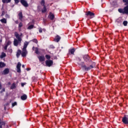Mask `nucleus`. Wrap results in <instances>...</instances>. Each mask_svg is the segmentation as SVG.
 Segmentation results:
<instances>
[{
    "mask_svg": "<svg viewBox=\"0 0 128 128\" xmlns=\"http://www.w3.org/2000/svg\"><path fill=\"white\" fill-rule=\"evenodd\" d=\"M78 64L79 66H80L82 68L83 70H84L86 72L90 70L92 68H94V65H90L89 66H86V65L84 64V62H82L81 63L78 62Z\"/></svg>",
    "mask_w": 128,
    "mask_h": 128,
    "instance_id": "nucleus-1",
    "label": "nucleus"
},
{
    "mask_svg": "<svg viewBox=\"0 0 128 128\" xmlns=\"http://www.w3.org/2000/svg\"><path fill=\"white\" fill-rule=\"evenodd\" d=\"M28 44H30V42H25L24 43V46L22 48V53L21 54L23 58L26 56V54H28V50H26V48H28Z\"/></svg>",
    "mask_w": 128,
    "mask_h": 128,
    "instance_id": "nucleus-2",
    "label": "nucleus"
},
{
    "mask_svg": "<svg viewBox=\"0 0 128 128\" xmlns=\"http://www.w3.org/2000/svg\"><path fill=\"white\" fill-rule=\"evenodd\" d=\"M14 36L17 38V40H18V42H22V34H21L20 35L18 33V32H14Z\"/></svg>",
    "mask_w": 128,
    "mask_h": 128,
    "instance_id": "nucleus-3",
    "label": "nucleus"
},
{
    "mask_svg": "<svg viewBox=\"0 0 128 128\" xmlns=\"http://www.w3.org/2000/svg\"><path fill=\"white\" fill-rule=\"evenodd\" d=\"M122 122L125 124H128V116L124 115V118H122Z\"/></svg>",
    "mask_w": 128,
    "mask_h": 128,
    "instance_id": "nucleus-4",
    "label": "nucleus"
},
{
    "mask_svg": "<svg viewBox=\"0 0 128 128\" xmlns=\"http://www.w3.org/2000/svg\"><path fill=\"white\" fill-rule=\"evenodd\" d=\"M86 15L88 16H90V18H94V13L90 11L86 12Z\"/></svg>",
    "mask_w": 128,
    "mask_h": 128,
    "instance_id": "nucleus-5",
    "label": "nucleus"
},
{
    "mask_svg": "<svg viewBox=\"0 0 128 128\" xmlns=\"http://www.w3.org/2000/svg\"><path fill=\"white\" fill-rule=\"evenodd\" d=\"M46 66H52L54 64V62H52V60H47L46 61Z\"/></svg>",
    "mask_w": 128,
    "mask_h": 128,
    "instance_id": "nucleus-6",
    "label": "nucleus"
},
{
    "mask_svg": "<svg viewBox=\"0 0 128 128\" xmlns=\"http://www.w3.org/2000/svg\"><path fill=\"white\" fill-rule=\"evenodd\" d=\"M83 58L85 62H92V60H90V58L88 56V55H84L83 57Z\"/></svg>",
    "mask_w": 128,
    "mask_h": 128,
    "instance_id": "nucleus-7",
    "label": "nucleus"
},
{
    "mask_svg": "<svg viewBox=\"0 0 128 128\" xmlns=\"http://www.w3.org/2000/svg\"><path fill=\"white\" fill-rule=\"evenodd\" d=\"M8 126L6 125V122H2V120L0 118V128H8Z\"/></svg>",
    "mask_w": 128,
    "mask_h": 128,
    "instance_id": "nucleus-8",
    "label": "nucleus"
},
{
    "mask_svg": "<svg viewBox=\"0 0 128 128\" xmlns=\"http://www.w3.org/2000/svg\"><path fill=\"white\" fill-rule=\"evenodd\" d=\"M20 2L25 8L28 6V2L26 0H20Z\"/></svg>",
    "mask_w": 128,
    "mask_h": 128,
    "instance_id": "nucleus-9",
    "label": "nucleus"
},
{
    "mask_svg": "<svg viewBox=\"0 0 128 128\" xmlns=\"http://www.w3.org/2000/svg\"><path fill=\"white\" fill-rule=\"evenodd\" d=\"M22 66V64H20V62H18L17 64V66H16V68H17V70H16V72H21V70H20V67Z\"/></svg>",
    "mask_w": 128,
    "mask_h": 128,
    "instance_id": "nucleus-10",
    "label": "nucleus"
},
{
    "mask_svg": "<svg viewBox=\"0 0 128 128\" xmlns=\"http://www.w3.org/2000/svg\"><path fill=\"white\" fill-rule=\"evenodd\" d=\"M20 42L18 41L17 39H14V44L15 46H18V44H20Z\"/></svg>",
    "mask_w": 128,
    "mask_h": 128,
    "instance_id": "nucleus-11",
    "label": "nucleus"
},
{
    "mask_svg": "<svg viewBox=\"0 0 128 128\" xmlns=\"http://www.w3.org/2000/svg\"><path fill=\"white\" fill-rule=\"evenodd\" d=\"M38 58L40 60V62H44V60H46V58L44 56H38Z\"/></svg>",
    "mask_w": 128,
    "mask_h": 128,
    "instance_id": "nucleus-12",
    "label": "nucleus"
},
{
    "mask_svg": "<svg viewBox=\"0 0 128 128\" xmlns=\"http://www.w3.org/2000/svg\"><path fill=\"white\" fill-rule=\"evenodd\" d=\"M8 72H10V69L6 68L3 71L2 74H8Z\"/></svg>",
    "mask_w": 128,
    "mask_h": 128,
    "instance_id": "nucleus-13",
    "label": "nucleus"
},
{
    "mask_svg": "<svg viewBox=\"0 0 128 128\" xmlns=\"http://www.w3.org/2000/svg\"><path fill=\"white\" fill-rule=\"evenodd\" d=\"M124 14H128V6L124 7Z\"/></svg>",
    "mask_w": 128,
    "mask_h": 128,
    "instance_id": "nucleus-14",
    "label": "nucleus"
},
{
    "mask_svg": "<svg viewBox=\"0 0 128 128\" xmlns=\"http://www.w3.org/2000/svg\"><path fill=\"white\" fill-rule=\"evenodd\" d=\"M20 98L22 100H26L28 98V96H26V94H24L20 96Z\"/></svg>",
    "mask_w": 128,
    "mask_h": 128,
    "instance_id": "nucleus-15",
    "label": "nucleus"
},
{
    "mask_svg": "<svg viewBox=\"0 0 128 128\" xmlns=\"http://www.w3.org/2000/svg\"><path fill=\"white\" fill-rule=\"evenodd\" d=\"M60 36L57 35L54 39V41L56 42H60Z\"/></svg>",
    "mask_w": 128,
    "mask_h": 128,
    "instance_id": "nucleus-16",
    "label": "nucleus"
},
{
    "mask_svg": "<svg viewBox=\"0 0 128 128\" xmlns=\"http://www.w3.org/2000/svg\"><path fill=\"white\" fill-rule=\"evenodd\" d=\"M18 16L19 17V20H21L22 22V18H24V16H22V12H20L18 14Z\"/></svg>",
    "mask_w": 128,
    "mask_h": 128,
    "instance_id": "nucleus-17",
    "label": "nucleus"
},
{
    "mask_svg": "<svg viewBox=\"0 0 128 128\" xmlns=\"http://www.w3.org/2000/svg\"><path fill=\"white\" fill-rule=\"evenodd\" d=\"M74 52H76V50L74 49V48L70 49L69 50V52H70L71 54H74Z\"/></svg>",
    "mask_w": 128,
    "mask_h": 128,
    "instance_id": "nucleus-18",
    "label": "nucleus"
},
{
    "mask_svg": "<svg viewBox=\"0 0 128 128\" xmlns=\"http://www.w3.org/2000/svg\"><path fill=\"white\" fill-rule=\"evenodd\" d=\"M20 54H22V50H18L16 52V56L18 58H20Z\"/></svg>",
    "mask_w": 128,
    "mask_h": 128,
    "instance_id": "nucleus-19",
    "label": "nucleus"
},
{
    "mask_svg": "<svg viewBox=\"0 0 128 128\" xmlns=\"http://www.w3.org/2000/svg\"><path fill=\"white\" fill-rule=\"evenodd\" d=\"M16 88V83H13L10 86V90H14V88Z\"/></svg>",
    "mask_w": 128,
    "mask_h": 128,
    "instance_id": "nucleus-20",
    "label": "nucleus"
},
{
    "mask_svg": "<svg viewBox=\"0 0 128 128\" xmlns=\"http://www.w3.org/2000/svg\"><path fill=\"white\" fill-rule=\"evenodd\" d=\"M6 66V64L3 62H0V68H4Z\"/></svg>",
    "mask_w": 128,
    "mask_h": 128,
    "instance_id": "nucleus-21",
    "label": "nucleus"
},
{
    "mask_svg": "<svg viewBox=\"0 0 128 128\" xmlns=\"http://www.w3.org/2000/svg\"><path fill=\"white\" fill-rule=\"evenodd\" d=\"M12 2V0H2L3 4H8Z\"/></svg>",
    "mask_w": 128,
    "mask_h": 128,
    "instance_id": "nucleus-22",
    "label": "nucleus"
},
{
    "mask_svg": "<svg viewBox=\"0 0 128 128\" xmlns=\"http://www.w3.org/2000/svg\"><path fill=\"white\" fill-rule=\"evenodd\" d=\"M22 26H23L22 22H20L18 25V30H20V32L22 30Z\"/></svg>",
    "mask_w": 128,
    "mask_h": 128,
    "instance_id": "nucleus-23",
    "label": "nucleus"
},
{
    "mask_svg": "<svg viewBox=\"0 0 128 128\" xmlns=\"http://www.w3.org/2000/svg\"><path fill=\"white\" fill-rule=\"evenodd\" d=\"M0 22H1L2 24H6V19L3 18L0 20Z\"/></svg>",
    "mask_w": 128,
    "mask_h": 128,
    "instance_id": "nucleus-24",
    "label": "nucleus"
},
{
    "mask_svg": "<svg viewBox=\"0 0 128 128\" xmlns=\"http://www.w3.org/2000/svg\"><path fill=\"white\" fill-rule=\"evenodd\" d=\"M6 55L4 52H2V54L0 56V58H6Z\"/></svg>",
    "mask_w": 128,
    "mask_h": 128,
    "instance_id": "nucleus-25",
    "label": "nucleus"
},
{
    "mask_svg": "<svg viewBox=\"0 0 128 128\" xmlns=\"http://www.w3.org/2000/svg\"><path fill=\"white\" fill-rule=\"evenodd\" d=\"M118 12H120V14H124V10L122 8H119L118 9Z\"/></svg>",
    "mask_w": 128,
    "mask_h": 128,
    "instance_id": "nucleus-26",
    "label": "nucleus"
},
{
    "mask_svg": "<svg viewBox=\"0 0 128 128\" xmlns=\"http://www.w3.org/2000/svg\"><path fill=\"white\" fill-rule=\"evenodd\" d=\"M50 18L52 20L54 18V14H50Z\"/></svg>",
    "mask_w": 128,
    "mask_h": 128,
    "instance_id": "nucleus-27",
    "label": "nucleus"
},
{
    "mask_svg": "<svg viewBox=\"0 0 128 128\" xmlns=\"http://www.w3.org/2000/svg\"><path fill=\"white\" fill-rule=\"evenodd\" d=\"M46 12V6H44V8L42 10V12Z\"/></svg>",
    "mask_w": 128,
    "mask_h": 128,
    "instance_id": "nucleus-28",
    "label": "nucleus"
},
{
    "mask_svg": "<svg viewBox=\"0 0 128 128\" xmlns=\"http://www.w3.org/2000/svg\"><path fill=\"white\" fill-rule=\"evenodd\" d=\"M35 54H38V48L37 47L35 48Z\"/></svg>",
    "mask_w": 128,
    "mask_h": 128,
    "instance_id": "nucleus-29",
    "label": "nucleus"
},
{
    "mask_svg": "<svg viewBox=\"0 0 128 128\" xmlns=\"http://www.w3.org/2000/svg\"><path fill=\"white\" fill-rule=\"evenodd\" d=\"M45 58H46L47 60H50V55H48V54L46 55Z\"/></svg>",
    "mask_w": 128,
    "mask_h": 128,
    "instance_id": "nucleus-30",
    "label": "nucleus"
},
{
    "mask_svg": "<svg viewBox=\"0 0 128 128\" xmlns=\"http://www.w3.org/2000/svg\"><path fill=\"white\" fill-rule=\"evenodd\" d=\"M12 44V42L10 41H8L6 42V46H10V44Z\"/></svg>",
    "mask_w": 128,
    "mask_h": 128,
    "instance_id": "nucleus-31",
    "label": "nucleus"
},
{
    "mask_svg": "<svg viewBox=\"0 0 128 128\" xmlns=\"http://www.w3.org/2000/svg\"><path fill=\"white\" fill-rule=\"evenodd\" d=\"M123 24L124 26H128V21H126V20L124 21L123 22Z\"/></svg>",
    "mask_w": 128,
    "mask_h": 128,
    "instance_id": "nucleus-32",
    "label": "nucleus"
},
{
    "mask_svg": "<svg viewBox=\"0 0 128 128\" xmlns=\"http://www.w3.org/2000/svg\"><path fill=\"white\" fill-rule=\"evenodd\" d=\"M32 28H34V25H30L28 28V30H32Z\"/></svg>",
    "mask_w": 128,
    "mask_h": 128,
    "instance_id": "nucleus-33",
    "label": "nucleus"
},
{
    "mask_svg": "<svg viewBox=\"0 0 128 128\" xmlns=\"http://www.w3.org/2000/svg\"><path fill=\"white\" fill-rule=\"evenodd\" d=\"M44 4H45V2H44V0H42L41 1V4L42 6H44Z\"/></svg>",
    "mask_w": 128,
    "mask_h": 128,
    "instance_id": "nucleus-34",
    "label": "nucleus"
},
{
    "mask_svg": "<svg viewBox=\"0 0 128 128\" xmlns=\"http://www.w3.org/2000/svg\"><path fill=\"white\" fill-rule=\"evenodd\" d=\"M6 92V88H2V90L0 91V94H2V92Z\"/></svg>",
    "mask_w": 128,
    "mask_h": 128,
    "instance_id": "nucleus-35",
    "label": "nucleus"
},
{
    "mask_svg": "<svg viewBox=\"0 0 128 128\" xmlns=\"http://www.w3.org/2000/svg\"><path fill=\"white\" fill-rule=\"evenodd\" d=\"M124 2H126L125 4H128V0H122Z\"/></svg>",
    "mask_w": 128,
    "mask_h": 128,
    "instance_id": "nucleus-36",
    "label": "nucleus"
},
{
    "mask_svg": "<svg viewBox=\"0 0 128 128\" xmlns=\"http://www.w3.org/2000/svg\"><path fill=\"white\" fill-rule=\"evenodd\" d=\"M116 22H118V24H122V21H120V20H116Z\"/></svg>",
    "mask_w": 128,
    "mask_h": 128,
    "instance_id": "nucleus-37",
    "label": "nucleus"
},
{
    "mask_svg": "<svg viewBox=\"0 0 128 128\" xmlns=\"http://www.w3.org/2000/svg\"><path fill=\"white\" fill-rule=\"evenodd\" d=\"M33 42H35L36 44H38V40L36 39H34L32 40Z\"/></svg>",
    "mask_w": 128,
    "mask_h": 128,
    "instance_id": "nucleus-38",
    "label": "nucleus"
},
{
    "mask_svg": "<svg viewBox=\"0 0 128 128\" xmlns=\"http://www.w3.org/2000/svg\"><path fill=\"white\" fill-rule=\"evenodd\" d=\"M17 103L16 102H14V103H12V106H16Z\"/></svg>",
    "mask_w": 128,
    "mask_h": 128,
    "instance_id": "nucleus-39",
    "label": "nucleus"
},
{
    "mask_svg": "<svg viewBox=\"0 0 128 128\" xmlns=\"http://www.w3.org/2000/svg\"><path fill=\"white\" fill-rule=\"evenodd\" d=\"M14 0L15 3H16V4H18L20 2V0Z\"/></svg>",
    "mask_w": 128,
    "mask_h": 128,
    "instance_id": "nucleus-40",
    "label": "nucleus"
},
{
    "mask_svg": "<svg viewBox=\"0 0 128 128\" xmlns=\"http://www.w3.org/2000/svg\"><path fill=\"white\" fill-rule=\"evenodd\" d=\"M39 32H42V29L41 28H39Z\"/></svg>",
    "mask_w": 128,
    "mask_h": 128,
    "instance_id": "nucleus-41",
    "label": "nucleus"
},
{
    "mask_svg": "<svg viewBox=\"0 0 128 128\" xmlns=\"http://www.w3.org/2000/svg\"><path fill=\"white\" fill-rule=\"evenodd\" d=\"M50 48H54V46L53 45H50Z\"/></svg>",
    "mask_w": 128,
    "mask_h": 128,
    "instance_id": "nucleus-42",
    "label": "nucleus"
},
{
    "mask_svg": "<svg viewBox=\"0 0 128 128\" xmlns=\"http://www.w3.org/2000/svg\"><path fill=\"white\" fill-rule=\"evenodd\" d=\"M4 50H8V46H5L4 47Z\"/></svg>",
    "mask_w": 128,
    "mask_h": 128,
    "instance_id": "nucleus-43",
    "label": "nucleus"
},
{
    "mask_svg": "<svg viewBox=\"0 0 128 128\" xmlns=\"http://www.w3.org/2000/svg\"><path fill=\"white\" fill-rule=\"evenodd\" d=\"M1 16H4V11H3L2 12Z\"/></svg>",
    "mask_w": 128,
    "mask_h": 128,
    "instance_id": "nucleus-44",
    "label": "nucleus"
},
{
    "mask_svg": "<svg viewBox=\"0 0 128 128\" xmlns=\"http://www.w3.org/2000/svg\"><path fill=\"white\" fill-rule=\"evenodd\" d=\"M2 83H0V90H2Z\"/></svg>",
    "mask_w": 128,
    "mask_h": 128,
    "instance_id": "nucleus-45",
    "label": "nucleus"
},
{
    "mask_svg": "<svg viewBox=\"0 0 128 128\" xmlns=\"http://www.w3.org/2000/svg\"><path fill=\"white\" fill-rule=\"evenodd\" d=\"M24 84H24V83H22L21 86H24Z\"/></svg>",
    "mask_w": 128,
    "mask_h": 128,
    "instance_id": "nucleus-46",
    "label": "nucleus"
},
{
    "mask_svg": "<svg viewBox=\"0 0 128 128\" xmlns=\"http://www.w3.org/2000/svg\"><path fill=\"white\" fill-rule=\"evenodd\" d=\"M35 49H36V48H34V46H33L32 48V50H34Z\"/></svg>",
    "mask_w": 128,
    "mask_h": 128,
    "instance_id": "nucleus-47",
    "label": "nucleus"
},
{
    "mask_svg": "<svg viewBox=\"0 0 128 128\" xmlns=\"http://www.w3.org/2000/svg\"><path fill=\"white\" fill-rule=\"evenodd\" d=\"M78 62H82V60L80 58H78Z\"/></svg>",
    "mask_w": 128,
    "mask_h": 128,
    "instance_id": "nucleus-48",
    "label": "nucleus"
},
{
    "mask_svg": "<svg viewBox=\"0 0 128 128\" xmlns=\"http://www.w3.org/2000/svg\"><path fill=\"white\" fill-rule=\"evenodd\" d=\"M15 22L16 24H18V21H16Z\"/></svg>",
    "mask_w": 128,
    "mask_h": 128,
    "instance_id": "nucleus-49",
    "label": "nucleus"
},
{
    "mask_svg": "<svg viewBox=\"0 0 128 128\" xmlns=\"http://www.w3.org/2000/svg\"><path fill=\"white\" fill-rule=\"evenodd\" d=\"M22 68H24V64L22 65Z\"/></svg>",
    "mask_w": 128,
    "mask_h": 128,
    "instance_id": "nucleus-50",
    "label": "nucleus"
},
{
    "mask_svg": "<svg viewBox=\"0 0 128 128\" xmlns=\"http://www.w3.org/2000/svg\"><path fill=\"white\" fill-rule=\"evenodd\" d=\"M8 85L10 84V82H8Z\"/></svg>",
    "mask_w": 128,
    "mask_h": 128,
    "instance_id": "nucleus-51",
    "label": "nucleus"
},
{
    "mask_svg": "<svg viewBox=\"0 0 128 128\" xmlns=\"http://www.w3.org/2000/svg\"><path fill=\"white\" fill-rule=\"evenodd\" d=\"M30 68H27V70H30Z\"/></svg>",
    "mask_w": 128,
    "mask_h": 128,
    "instance_id": "nucleus-52",
    "label": "nucleus"
},
{
    "mask_svg": "<svg viewBox=\"0 0 128 128\" xmlns=\"http://www.w3.org/2000/svg\"><path fill=\"white\" fill-rule=\"evenodd\" d=\"M4 110H6V106L4 107Z\"/></svg>",
    "mask_w": 128,
    "mask_h": 128,
    "instance_id": "nucleus-53",
    "label": "nucleus"
}]
</instances>
